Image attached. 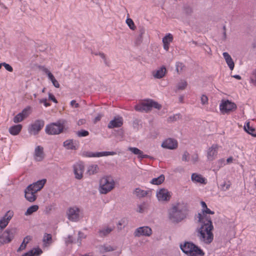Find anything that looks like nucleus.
<instances>
[{
	"label": "nucleus",
	"instance_id": "nucleus-61",
	"mask_svg": "<svg viewBox=\"0 0 256 256\" xmlns=\"http://www.w3.org/2000/svg\"><path fill=\"white\" fill-rule=\"evenodd\" d=\"M40 102L41 104H44L46 107H48L50 106V104L46 102V98L40 99Z\"/></svg>",
	"mask_w": 256,
	"mask_h": 256
},
{
	"label": "nucleus",
	"instance_id": "nucleus-5",
	"mask_svg": "<svg viewBox=\"0 0 256 256\" xmlns=\"http://www.w3.org/2000/svg\"><path fill=\"white\" fill-rule=\"evenodd\" d=\"M220 108L222 113H228L234 110L236 108V106L234 102L228 100H222Z\"/></svg>",
	"mask_w": 256,
	"mask_h": 256
},
{
	"label": "nucleus",
	"instance_id": "nucleus-20",
	"mask_svg": "<svg viewBox=\"0 0 256 256\" xmlns=\"http://www.w3.org/2000/svg\"><path fill=\"white\" fill-rule=\"evenodd\" d=\"M67 122L64 120H59L55 122L50 123L46 126V128H52L55 126L58 128H64L66 126Z\"/></svg>",
	"mask_w": 256,
	"mask_h": 256
},
{
	"label": "nucleus",
	"instance_id": "nucleus-22",
	"mask_svg": "<svg viewBox=\"0 0 256 256\" xmlns=\"http://www.w3.org/2000/svg\"><path fill=\"white\" fill-rule=\"evenodd\" d=\"M74 170L75 177L78 180H80L82 177L83 168L80 164H76L74 166Z\"/></svg>",
	"mask_w": 256,
	"mask_h": 256
},
{
	"label": "nucleus",
	"instance_id": "nucleus-6",
	"mask_svg": "<svg viewBox=\"0 0 256 256\" xmlns=\"http://www.w3.org/2000/svg\"><path fill=\"white\" fill-rule=\"evenodd\" d=\"M16 232V230L14 228L6 230L0 236V242L4 244L10 242L14 238Z\"/></svg>",
	"mask_w": 256,
	"mask_h": 256
},
{
	"label": "nucleus",
	"instance_id": "nucleus-64",
	"mask_svg": "<svg viewBox=\"0 0 256 256\" xmlns=\"http://www.w3.org/2000/svg\"><path fill=\"white\" fill-rule=\"evenodd\" d=\"M51 82L52 83L54 86H55L56 88H60V84L55 78H54Z\"/></svg>",
	"mask_w": 256,
	"mask_h": 256
},
{
	"label": "nucleus",
	"instance_id": "nucleus-29",
	"mask_svg": "<svg viewBox=\"0 0 256 256\" xmlns=\"http://www.w3.org/2000/svg\"><path fill=\"white\" fill-rule=\"evenodd\" d=\"M164 176L161 174L158 177L152 179L150 183L153 184L159 185L164 181Z\"/></svg>",
	"mask_w": 256,
	"mask_h": 256
},
{
	"label": "nucleus",
	"instance_id": "nucleus-8",
	"mask_svg": "<svg viewBox=\"0 0 256 256\" xmlns=\"http://www.w3.org/2000/svg\"><path fill=\"white\" fill-rule=\"evenodd\" d=\"M116 154L114 152H92L88 151H84L82 153V156L85 157H100L108 156H114Z\"/></svg>",
	"mask_w": 256,
	"mask_h": 256
},
{
	"label": "nucleus",
	"instance_id": "nucleus-24",
	"mask_svg": "<svg viewBox=\"0 0 256 256\" xmlns=\"http://www.w3.org/2000/svg\"><path fill=\"white\" fill-rule=\"evenodd\" d=\"M139 34L136 37L135 40V44L137 46L140 45L142 42L143 35L145 33V29L144 27H140L139 28Z\"/></svg>",
	"mask_w": 256,
	"mask_h": 256
},
{
	"label": "nucleus",
	"instance_id": "nucleus-38",
	"mask_svg": "<svg viewBox=\"0 0 256 256\" xmlns=\"http://www.w3.org/2000/svg\"><path fill=\"white\" fill-rule=\"evenodd\" d=\"M173 40V36L171 34H168L162 38V42L170 44Z\"/></svg>",
	"mask_w": 256,
	"mask_h": 256
},
{
	"label": "nucleus",
	"instance_id": "nucleus-40",
	"mask_svg": "<svg viewBox=\"0 0 256 256\" xmlns=\"http://www.w3.org/2000/svg\"><path fill=\"white\" fill-rule=\"evenodd\" d=\"M128 150L135 154L138 155L139 157L140 156V154H143V152L142 150L136 148L129 147L128 148Z\"/></svg>",
	"mask_w": 256,
	"mask_h": 256
},
{
	"label": "nucleus",
	"instance_id": "nucleus-27",
	"mask_svg": "<svg viewBox=\"0 0 256 256\" xmlns=\"http://www.w3.org/2000/svg\"><path fill=\"white\" fill-rule=\"evenodd\" d=\"M192 180L194 182H200V184H205V178L201 176V175L194 173L192 174Z\"/></svg>",
	"mask_w": 256,
	"mask_h": 256
},
{
	"label": "nucleus",
	"instance_id": "nucleus-26",
	"mask_svg": "<svg viewBox=\"0 0 256 256\" xmlns=\"http://www.w3.org/2000/svg\"><path fill=\"white\" fill-rule=\"evenodd\" d=\"M150 191H145L140 188H136L134 192V194L136 195L138 198H142L148 194Z\"/></svg>",
	"mask_w": 256,
	"mask_h": 256
},
{
	"label": "nucleus",
	"instance_id": "nucleus-4",
	"mask_svg": "<svg viewBox=\"0 0 256 256\" xmlns=\"http://www.w3.org/2000/svg\"><path fill=\"white\" fill-rule=\"evenodd\" d=\"M114 181L112 176L104 177L100 180V192L102 194H106L114 188Z\"/></svg>",
	"mask_w": 256,
	"mask_h": 256
},
{
	"label": "nucleus",
	"instance_id": "nucleus-17",
	"mask_svg": "<svg viewBox=\"0 0 256 256\" xmlns=\"http://www.w3.org/2000/svg\"><path fill=\"white\" fill-rule=\"evenodd\" d=\"M78 142L76 140H68L63 143V146L67 150H76L78 148Z\"/></svg>",
	"mask_w": 256,
	"mask_h": 256
},
{
	"label": "nucleus",
	"instance_id": "nucleus-19",
	"mask_svg": "<svg viewBox=\"0 0 256 256\" xmlns=\"http://www.w3.org/2000/svg\"><path fill=\"white\" fill-rule=\"evenodd\" d=\"M34 159L36 161H41L44 158V148L41 146H38L34 150Z\"/></svg>",
	"mask_w": 256,
	"mask_h": 256
},
{
	"label": "nucleus",
	"instance_id": "nucleus-48",
	"mask_svg": "<svg viewBox=\"0 0 256 256\" xmlns=\"http://www.w3.org/2000/svg\"><path fill=\"white\" fill-rule=\"evenodd\" d=\"M250 82L254 85L256 86V70L253 72L250 76Z\"/></svg>",
	"mask_w": 256,
	"mask_h": 256
},
{
	"label": "nucleus",
	"instance_id": "nucleus-46",
	"mask_svg": "<svg viewBox=\"0 0 256 256\" xmlns=\"http://www.w3.org/2000/svg\"><path fill=\"white\" fill-rule=\"evenodd\" d=\"M76 134L79 137L86 136L88 135V132L85 130H81L77 132Z\"/></svg>",
	"mask_w": 256,
	"mask_h": 256
},
{
	"label": "nucleus",
	"instance_id": "nucleus-18",
	"mask_svg": "<svg viewBox=\"0 0 256 256\" xmlns=\"http://www.w3.org/2000/svg\"><path fill=\"white\" fill-rule=\"evenodd\" d=\"M166 72V68L165 66H162L160 68L154 70L152 72V74L155 78L160 79L162 78L165 76Z\"/></svg>",
	"mask_w": 256,
	"mask_h": 256
},
{
	"label": "nucleus",
	"instance_id": "nucleus-43",
	"mask_svg": "<svg viewBox=\"0 0 256 256\" xmlns=\"http://www.w3.org/2000/svg\"><path fill=\"white\" fill-rule=\"evenodd\" d=\"M184 68V66L182 63L178 62L176 64V70L178 73L180 74L182 72Z\"/></svg>",
	"mask_w": 256,
	"mask_h": 256
},
{
	"label": "nucleus",
	"instance_id": "nucleus-35",
	"mask_svg": "<svg viewBox=\"0 0 256 256\" xmlns=\"http://www.w3.org/2000/svg\"><path fill=\"white\" fill-rule=\"evenodd\" d=\"M46 132L48 134H58L63 132L64 129H45Z\"/></svg>",
	"mask_w": 256,
	"mask_h": 256
},
{
	"label": "nucleus",
	"instance_id": "nucleus-45",
	"mask_svg": "<svg viewBox=\"0 0 256 256\" xmlns=\"http://www.w3.org/2000/svg\"><path fill=\"white\" fill-rule=\"evenodd\" d=\"M132 126L134 128H138L142 127L143 125L140 120L136 119L134 120Z\"/></svg>",
	"mask_w": 256,
	"mask_h": 256
},
{
	"label": "nucleus",
	"instance_id": "nucleus-55",
	"mask_svg": "<svg viewBox=\"0 0 256 256\" xmlns=\"http://www.w3.org/2000/svg\"><path fill=\"white\" fill-rule=\"evenodd\" d=\"M3 66L8 72H12L13 70L12 68L9 64L6 62H2Z\"/></svg>",
	"mask_w": 256,
	"mask_h": 256
},
{
	"label": "nucleus",
	"instance_id": "nucleus-28",
	"mask_svg": "<svg viewBox=\"0 0 256 256\" xmlns=\"http://www.w3.org/2000/svg\"><path fill=\"white\" fill-rule=\"evenodd\" d=\"M38 68L41 71L43 72L44 74H46L50 81H52L54 78V76L52 74V73L44 66H38Z\"/></svg>",
	"mask_w": 256,
	"mask_h": 256
},
{
	"label": "nucleus",
	"instance_id": "nucleus-52",
	"mask_svg": "<svg viewBox=\"0 0 256 256\" xmlns=\"http://www.w3.org/2000/svg\"><path fill=\"white\" fill-rule=\"evenodd\" d=\"M103 248L106 252H112L116 250V248H114L112 246L110 245L104 246H103Z\"/></svg>",
	"mask_w": 256,
	"mask_h": 256
},
{
	"label": "nucleus",
	"instance_id": "nucleus-31",
	"mask_svg": "<svg viewBox=\"0 0 256 256\" xmlns=\"http://www.w3.org/2000/svg\"><path fill=\"white\" fill-rule=\"evenodd\" d=\"M31 240V237L29 236H26L24 238L22 244L18 250V252H20L23 250H24L26 246V244L28 242Z\"/></svg>",
	"mask_w": 256,
	"mask_h": 256
},
{
	"label": "nucleus",
	"instance_id": "nucleus-32",
	"mask_svg": "<svg viewBox=\"0 0 256 256\" xmlns=\"http://www.w3.org/2000/svg\"><path fill=\"white\" fill-rule=\"evenodd\" d=\"M44 126V122L42 120H37L32 124V128H42Z\"/></svg>",
	"mask_w": 256,
	"mask_h": 256
},
{
	"label": "nucleus",
	"instance_id": "nucleus-36",
	"mask_svg": "<svg viewBox=\"0 0 256 256\" xmlns=\"http://www.w3.org/2000/svg\"><path fill=\"white\" fill-rule=\"evenodd\" d=\"M43 242L44 244H50L52 242V236L50 234H46L43 238Z\"/></svg>",
	"mask_w": 256,
	"mask_h": 256
},
{
	"label": "nucleus",
	"instance_id": "nucleus-39",
	"mask_svg": "<svg viewBox=\"0 0 256 256\" xmlns=\"http://www.w3.org/2000/svg\"><path fill=\"white\" fill-rule=\"evenodd\" d=\"M181 116L180 114H174L173 116H170L168 118V122H172L176 121L177 120L180 118Z\"/></svg>",
	"mask_w": 256,
	"mask_h": 256
},
{
	"label": "nucleus",
	"instance_id": "nucleus-11",
	"mask_svg": "<svg viewBox=\"0 0 256 256\" xmlns=\"http://www.w3.org/2000/svg\"><path fill=\"white\" fill-rule=\"evenodd\" d=\"M124 122V120L122 116L118 115L114 116L108 124V128H114L121 127Z\"/></svg>",
	"mask_w": 256,
	"mask_h": 256
},
{
	"label": "nucleus",
	"instance_id": "nucleus-49",
	"mask_svg": "<svg viewBox=\"0 0 256 256\" xmlns=\"http://www.w3.org/2000/svg\"><path fill=\"white\" fill-rule=\"evenodd\" d=\"M8 222L5 220L4 218H2L0 220V227L1 228L3 229L8 224Z\"/></svg>",
	"mask_w": 256,
	"mask_h": 256
},
{
	"label": "nucleus",
	"instance_id": "nucleus-50",
	"mask_svg": "<svg viewBox=\"0 0 256 256\" xmlns=\"http://www.w3.org/2000/svg\"><path fill=\"white\" fill-rule=\"evenodd\" d=\"M8 132L13 136H16L20 132L21 129H7Z\"/></svg>",
	"mask_w": 256,
	"mask_h": 256
},
{
	"label": "nucleus",
	"instance_id": "nucleus-37",
	"mask_svg": "<svg viewBox=\"0 0 256 256\" xmlns=\"http://www.w3.org/2000/svg\"><path fill=\"white\" fill-rule=\"evenodd\" d=\"M187 86V82L184 80H181L176 86L177 90H184Z\"/></svg>",
	"mask_w": 256,
	"mask_h": 256
},
{
	"label": "nucleus",
	"instance_id": "nucleus-47",
	"mask_svg": "<svg viewBox=\"0 0 256 256\" xmlns=\"http://www.w3.org/2000/svg\"><path fill=\"white\" fill-rule=\"evenodd\" d=\"M41 129H28L30 135L36 136L38 134Z\"/></svg>",
	"mask_w": 256,
	"mask_h": 256
},
{
	"label": "nucleus",
	"instance_id": "nucleus-51",
	"mask_svg": "<svg viewBox=\"0 0 256 256\" xmlns=\"http://www.w3.org/2000/svg\"><path fill=\"white\" fill-rule=\"evenodd\" d=\"M248 134L256 137V129H244Z\"/></svg>",
	"mask_w": 256,
	"mask_h": 256
},
{
	"label": "nucleus",
	"instance_id": "nucleus-60",
	"mask_svg": "<svg viewBox=\"0 0 256 256\" xmlns=\"http://www.w3.org/2000/svg\"><path fill=\"white\" fill-rule=\"evenodd\" d=\"M144 208H145L144 204L142 205H138V210L136 211L140 213H142L144 211Z\"/></svg>",
	"mask_w": 256,
	"mask_h": 256
},
{
	"label": "nucleus",
	"instance_id": "nucleus-44",
	"mask_svg": "<svg viewBox=\"0 0 256 256\" xmlns=\"http://www.w3.org/2000/svg\"><path fill=\"white\" fill-rule=\"evenodd\" d=\"M13 216V212L12 211H8L5 214L4 218H5L6 220L8 222V223L9 222V221L10 220V219L12 218Z\"/></svg>",
	"mask_w": 256,
	"mask_h": 256
},
{
	"label": "nucleus",
	"instance_id": "nucleus-12",
	"mask_svg": "<svg viewBox=\"0 0 256 256\" xmlns=\"http://www.w3.org/2000/svg\"><path fill=\"white\" fill-rule=\"evenodd\" d=\"M156 196L160 201H168L171 197L170 192L168 190L161 188L156 192Z\"/></svg>",
	"mask_w": 256,
	"mask_h": 256
},
{
	"label": "nucleus",
	"instance_id": "nucleus-23",
	"mask_svg": "<svg viewBox=\"0 0 256 256\" xmlns=\"http://www.w3.org/2000/svg\"><path fill=\"white\" fill-rule=\"evenodd\" d=\"M25 198H26L30 202H33L36 200V196L35 192L32 190H28V188L24 190Z\"/></svg>",
	"mask_w": 256,
	"mask_h": 256
},
{
	"label": "nucleus",
	"instance_id": "nucleus-59",
	"mask_svg": "<svg viewBox=\"0 0 256 256\" xmlns=\"http://www.w3.org/2000/svg\"><path fill=\"white\" fill-rule=\"evenodd\" d=\"M103 116V114H98L96 116L94 120V122L96 123L100 121L101 118Z\"/></svg>",
	"mask_w": 256,
	"mask_h": 256
},
{
	"label": "nucleus",
	"instance_id": "nucleus-7",
	"mask_svg": "<svg viewBox=\"0 0 256 256\" xmlns=\"http://www.w3.org/2000/svg\"><path fill=\"white\" fill-rule=\"evenodd\" d=\"M162 106L158 102L152 100H148L143 102V112H148L152 110V108L160 110Z\"/></svg>",
	"mask_w": 256,
	"mask_h": 256
},
{
	"label": "nucleus",
	"instance_id": "nucleus-15",
	"mask_svg": "<svg viewBox=\"0 0 256 256\" xmlns=\"http://www.w3.org/2000/svg\"><path fill=\"white\" fill-rule=\"evenodd\" d=\"M218 148V146L216 144H212L211 147L209 148L207 152V158L208 160L212 161L216 158Z\"/></svg>",
	"mask_w": 256,
	"mask_h": 256
},
{
	"label": "nucleus",
	"instance_id": "nucleus-1",
	"mask_svg": "<svg viewBox=\"0 0 256 256\" xmlns=\"http://www.w3.org/2000/svg\"><path fill=\"white\" fill-rule=\"evenodd\" d=\"M198 222L201 223V226L197 228V236L200 241L206 244H210L213 240L214 236L212 230L214 228L211 218L206 214H198Z\"/></svg>",
	"mask_w": 256,
	"mask_h": 256
},
{
	"label": "nucleus",
	"instance_id": "nucleus-9",
	"mask_svg": "<svg viewBox=\"0 0 256 256\" xmlns=\"http://www.w3.org/2000/svg\"><path fill=\"white\" fill-rule=\"evenodd\" d=\"M67 214L68 220L72 222L78 220L80 217V209L76 207L70 208Z\"/></svg>",
	"mask_w": 256,
	"mask_h": 256
},
{
	"label": "nucleus",
	"instance_id": "nucleus-41",
	"mask_svg": "<svg viewBox=\"0 0 256 256\" xmlns=\"http://www.w3.org/2000/svg\"><path fill=\"white\" fill-rule=\"evenodd\" d=\"M98 165H93L88 168V171L90 174H94L98 172Z\"/></svg>",
	"mask_w": 256,
	"mask_h": 256
},
{
	"label": "nucleus",
	"instance_id": "nucleus-2",
	"mask_svg": "<svg viewBox=\"0 0 256 256\" xmlns=\"http://www.w3.org/2000/svg\"><path fill=\"white\" fill-rule=\"evenodd\" d=\"M187 208L184 204L177 203L168 210V217L173 222L178 223L186 218Z\"/></svg>",
	"mask_w": 256,
	"mask_h": 256
},
{
	"label": "nucleus",
	"instance_id": "nucleus-63",
	"mask_svg": "<svg viewBox=\"0 0 256 256\" xmlns=\"http://www.w3.org/2000/svg\"><path fill=\"white\" fill-rule=\"evenodd\" d=\"M48 99L52 100L55 103L58 102V101L55 98L54 96L51 93H48Z\"/></svg>",
	"mask_w": 256,
	"mask_h": 256
},
{
	"label": "nucleus",
	"instance_id": "nucleus-13",
	"mask_svg": "<svg viewBox=\"0 0 256 256\" xmlns=\"http://www.w3.org/2000/svg\"><path fill=\"white\" fill-rule=\"evenodd\" d=\"M30 108L28 106L22 110L21 112L18 114L14 118V122L15 123L20 122L30 114Z\"/></svg>",
	"mask_w": 256,
	"mask_h": 256
},
{
	"label": "nucleus",
	"instance_id": "nucleus-16",
	"mask_svg": "<svg viewBox=\"0 0 256 256\" xmlns=\"http://www.w3.org/2000/svg\"><path fill=\"white\" fill-rule=\"evenodd\" d=\"M162 146L170 150H174L178 147V142L174 139L168 138L162 143Z\"/></svg>",
	"mask_w": 256,
	"mask_h": 256
},
{
	"label": "nucleus",
	"instance_id": "nucleus-21",
	"mask_svg": "<svg viewBox=\"0 0 256 256\" xmlns=\"http://www.w3.org/2000/svg\"><path fill=\"white\" fill-rule=\"evenodd\" d=\"M222 55L230 70H233L234 64L231 56L227 52H223Z\"/></svg>",
	"mask_w": 256,
	"mask_h": 256
},
{
	"label": "nucleus",
	"instance_id": "nucleus-33",
	"mask_svg": "<svg viewBox=\"0 0 256 256\" xmlns=\"http://www.w3.org/2000/svg\"><path fill=\"white\" fill-rule=\"evenodd\" d=\"M38 209V206L37 205H33L29 207L25 212L26 216H30L33 212H36Z\"/></svg>",
	"mask_w": 256,
	"mask_h": 256
},
{
	"label": "nucleus",
	"instance_id": "nucleus-25",
	"mask_svg": "<svg viewBox=\"0 0 256 256\" xmlns=\"http://www.w3.org/2000/svg\"><path fill=\"white\" fill-rule=\"evenodd\" d=\"M42 252V250L40 248H34L24 254L22 256H38Z\"/></svg>",
	"mask_w": 256,
	"mask_h": 256
},
{
	"label": "nucleus",
	"instance_id": "nucleus-57",
	"mask_svg": "<svg viewBox=\"0 0 256 256\" xmlns=\"http://www.w3.org/2000/svg\"><path fill=\"white\" fill-rule=\"evenodd\" d=\"M143 102L140 104H137L135 106L134 108L136 111L143 112Z\"/></svg>",
	"mask_w": 256,
	"mask_h": 256
},
{
	"label": "nucleus",
	"instance_id": "nucleus-34",
	"mask_svg": "<svg viewBox=\"0 0 256 256\" xmlns=\"http://www.w3.org/2000/svg\"><path fill=\"white\" fill-rule=\"evenodd\" d=\"M112 230V229L110 228H106L100 230L98 231L99 236L100 237L105 236L110 234Z\"/></svg>",
	"mask_w": 256,
	"mask_h": 256
},
{
	"label": "nucleus",
	"instance_id": "nucleus-10",
	"mask_svg": "<svg viewBox=\"0 0 256 256\" xmlns=\"http://www.w3.org/2000/svg\"><path fill=\"white\" fill-rule=\"evenodd\" d=\"M152 234V229L148 226H142L136 228L134 232V236L136 237L140 236H150Z\"/></svg>",
	"mask_w": 256,
	"mask_h": 256
},
{
	"label": "nucleus",
	"instance_id": "nucleus-3",
	"mask_svg": "<svg viewBox=\"0 0 256 256\" xmlns=\"http://www.w3.org/2000/svg\"><path fill=\"white\" fill-rule=\"evenodd\" d=\"M181 250L189 256H204V252L198 246L192 242H185L180 244Z\"/></svg>",
	"mask_w": 256,
	"mask_h": 256
},
{
	"label": "nucleus",
	"instance_id": "nucleus-14",
	"mask_svg": "<svg viewBox=\"0 0 256 256\" xmlns=\"http://www.w3.org/2000/svg\"><path fill=\"white\" fill-rule=\"evenodd\" d=\"M46 182V179H42V180H39L36 182H34L32 184L29 185L28 188V190H32L37 192L38 191L40 190L44 186L45 183Z\"/></svg>",
	"mask_w": 256,
	"mask_h": 256
},
{
	"label": "nucleus",
	"instance_id": "nucleus-54",
	"mask_svg": "<svg viewBox=\"0 0 256 256\" xmlns=\"http://www.w3.org/2000/svg\"><path fill=\"white\" fill-rule=\"evenodd\" d=\"M201 103L202 104H208V98L206 95H202L200 98Z\"/></svg>",
	"mask_w": 256,
	"mask_h": 256
},
{
	"label": "nucleus",
	"instance_id": "nucleus-42",
	"mask_svg": "<svg viewBox=\"0 0 256 256\" xmlns=\"http://www.w3.org/2000/svg\"><path fill=\"white\" fill-rule=\"evenodd\" d=\"M126 23L129 26L130 28L132 30H134L136 29V27L132 19L128 18L126 20Z\"/></svg>",
	"mask_w": 256,
	"mask_h": 256
},
{
	"label": "nucleus",
	"instance_id": "nucleus-58",
	"mask_svg": "<svg viewBox=\"0 0 256 256\" xmlns=\"http://www.w3.org/2000/svg\"><path fill=\"white\" fill-rule=\"evenodd\" d=\"M230 186V184H226L225 182L221 185V189L224 191L228 190Z\"/></svg>",
	"mask_w": 256,
	"mask_h": 256
},
{
	"label": "nucleus",
	"instance_id": "nucleus-56",
	"mask_svg": "<svg viewBox=\"0 0 256 256\" xmlns=\"http://www.w3.org/2000/svg\"><path fill=\"white\" fill-rule=\"evenodd\" d=\"M202 213H204V214H214V211H212L210 209L208 208V207L206 209H202Z\"/></svg>",
	"mask_w": 256,
	"mask_h": 256
},
{
	"label": "nucleus",
	"instance_id": "nucleus-53",
	"mask_svg": "<svg viewBox=\"0 0 256 256\" xmlns=\"http://www.w3.org/2000/svg\"><path fill=\"white\" fill-rule=\"evenodd\" d=\"M182 160L185 162H188L189 160V154L188 152L186 151L184 152L182 156Z\"/></svg>",
	"mask_w": 256,
	"mask_h": 256
},
{
	"label": "nucleus",
	"instance_id": "nucleus-30",
	"mask_svg": "<svg viewBox=\"0 0 256 256\" xmlns=\"http://www.w3.org/2000/svg\"><path fill=\"white\" fill-rule=\"evenodd\" d=\"M112 132L118 139L121 140L124 133L122 129H112Z\"/></svg>",
	"mask_w": 256,
	"mask_h": 256
},
{
	"label": "nucleus",
	"instance_id": "nucleus-62",
	"mask_svg": "<svg viewBox=\"0 0 256 256\" xmlns=\"http://www.w3.org/2000/svg\"><path fill=\"white\" fill-rule=\"evenodd\" d=\"M125 220L124 219H122L120 220L118 224V230H122V228H120V226L122 225H125Z\"/></svg>",
	"mask_w": 256,
	"mask_h": 256
}]
</instances>
